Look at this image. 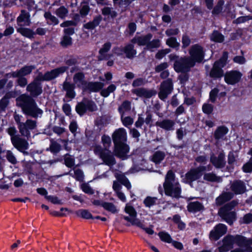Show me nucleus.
I'll return each mask as SVG.
<instances>
[{"mask_svg": "<svg viewBox=\"0 0 252 252\" xmlns=\"http://www.w3.org/2000/svg\"><path fill=\"white\" fill-rule=\"evenodd\" d=\"M236 244L239 248L230 252H252V238H248L240 235H227L223 240V245L219 248L220 252H226Z\"/></svg>", "mask_w": 252, "mask_h": 252, "instance_id": "f257e3e1", "label": "nucleus"}, {"mask_svg": "<svg viewBox=\"0 0 252 252\" xmlns=\"http://www.w3.org/2000/svg\"><path fill=\"white\" fill-rule=\"evenodd\" d=\"M163 188L166 195L175 198L180 197L181 186L178 181L175 179L174 173L171 170L166 175Z\"/></svg>", "mask_w": 252, "mask_h": 252, "instance_id": "f03ea898", "label": "nucleus"}, {"mask_svg": "<svg viewBox=\"0 0 252 252\" xmlns=\"http://www.w3.org/2000/svg\"><path fill=\"white\" fill-rule=\"evenodd\" d=\"M17 100L21 101V106L24 113L26 115L33 118H36L42 115V110L37 107L35 101L30 96L22 94Z\"/></svg>", "mask_w": 252, "mask_h": 252, "instance_id": "7ed1b4c3", "label": "nucleus"}, {"mask_svg": "<svg viewBox=\"0 0 252 252\" xmlns=\"http://www.w3.org/2000/svg\"><path fill=\"white\" fill-rule=\"evenodd\" d=\"M14 118L21 135L28 139L30 137V131L36 128V122L31 119H27L25 122H23V116L17 114L14 115Z\"/></svg>", "mask_w": 252, "mask_h": 252, "instance_id": "20e7f679", "label": "nucleus"}, {"mask_svg": "<svg viewBox=\"0 0 252 252\" xmlns=\"http://www.w3.org/2000/svg\"><path fill=\"white\" fill-rule=\"evenodd\" d=\"M238 204V201L232 200L221 207L219 211L220 217L230 225L233 224L236 220L235 212L231 211V210L236 206Z\"/></svg>", "mask_w": 252, "mask_h": 252, "instance_id": "39448f33", "label": "nucleus"}, {"mask_svg": "<svg viewBox=\"0 0 252 252\" xmlns=\"http://www.w3.org/2000/svg\"><path fill=\"white\" fill-rule=\"evenodd\" d=\"M212 166L209 164L207 166H200L196 168L190 169L185 175L183 178V181L186 183H188L191 185L192 183L199 179L202 175V172L209 171L212 170Z\"/></svg>", "mask_w": 252, "mask_h": 252, "instance_id": "423d86ee", "label": "nucleus"}, {"mask_svg": "<svg viewBox=\"0 0 252 252\" xmlns=\"http://www.w3.org/2000/svg\"><path fill=\"white\" fill-rule=\"evenodd\" d=\"M169 57L170 60H175L174 67L175 71L178 72L187 71L194 65L193 61L189 58L177 59L178 57L174 54H170Z\"/></svg>", "mask_w": 252, "mask_h": 252, "instance_id": "0eeeda50", "label": "nucleus"}, {"mask_svg": "<svg viewBox=\"0 0 252 252\" xmlns=\"http://www.w3.org/2000/svg\"><path fill=\"white\" fill-rule=\"evenodd\" d=\"M227 57V53L224 52L220 60L216 61L214 63L213 67L210 73V75L211 77L220 78L222 76L223 70L221 68L225 65Z\"/></svg>", "mask_w": 252, "mask_h": 252, "instance_id": "6e6552de", "label": "nucleus"}, {"mask_svg": "<svg viewBox=\"0 0 252 252\" xmlns=\"http://www.w3.org/2000/svg\"><path fill=\"white\" fill-rule=\"evenodd\" d=\"M68 67L66 66H61L53 69L50 71H48L44 74H43L41 73H39L37 75V79L42 81H50L57 77L60 74H62L66 71Z\"/></svg>", "mask_w": 252, "mask_h": 252, "instance_id": "1a4fd4ad", "label": "nucleus"}, {"mask_svg": "<svg viewBox=\"0 0 252 252\" xmlns=\"http://www.w3.org/2000/svg\"><path fill=\"white\" fill-rule=\"evenodd\" d=\"M189 53L190 56L189 59L193 61L194 64L196 62L200 63L203 60L204 52L203 48L198 44L192 45L189 51Z\"/></svg>", "mask_w": 252, "mask_h": 252, "instance_id": "9d476101", "label": "nucleus"}, {"mask_svg": "<svg viewBox=\"0 0 252 252\" xmlns=\"http://www.w3.org/2000/svg\"><path fill=\"white\" fill-rule=\"evenodd\" d=\"M40 80L37 79V76L34 80L30 83L27 87V91L29 92L31 96L37 97L42 93V87Z\"/></svg>", "mask_w": 252, "mask_h": 252, "instance_id": "9b49d317", "label": "nucleus"}, {"mask_svg": "<svg viewBox=\"0 0 252 252\" xmlns=\"http://www.w3.org/2000/svg\"><path fill=\"white\" fill-rule=\"evenodd\" d=\"M173 90V83L171 79L163 81L160 85V91L158 93L159 97L165 99L171 93Z\"/></svg>", "mask_w": 252, "mask_h": 252, "instance_id": "f8f14e48", "label": "nucleus"}, {"mask_svg": "<svg viewBox=\"0 0 252 252\" xmlns=\"http://www.w3.org/2000/svg\"><path fill=\"white\" fill-rule=\"evenodd\" d=\"M227 227L225 225L219 223L217 225L210 233V238L211 240H217L227 232Z\"/></svg>", "mask_w": 252, "mask_h": 252, "instance_id": "ddd939ff", "label": "nucleus"}, {"mask_svg": "<svg viewBox=\"0 0 252 252\" xmlns=\"http://www.w3.org/2000/svg\"><path fill=\"white\" fill-rule=\"evenodd\" d=\"M112 137L114 144H117V146L120 144H124L127 139L126 130L124 128H120L115 131Z\"/></svg>", "mask_w": 252, "mask_h": 252, "instance_id": "4468645a", "label": "nucleus"}, {"mask_svg": "<svg viewBox=\"0 0 252 252\" xmlns=\"http://www.w3.org/2000/svg\"><path fill=\"white\" fill-rule=\"evenodd\" d=\"M242 76V74L240 72L232 70L226 73L224 75V80L227 84L234 85L240 81Z\"/></svg>", "mask_w": 252, "mask_h": 252, "instance_id": "2eb2a0df", "label": "nucleus"}, {"mask_svg": "<svg viewBox=\"0 0 252 252\" xmlns=\"http://www.w3.org/2000/svg\"><path fill=\"white\" fill-rule=\"evenodd\" d=\"M11 143L15 148L21 152H23V150H27L29 148L28 141L20 137L19 135L18 136L12 137Z\"/></svg>", "mask_w": 252, "mask_h": 252, "instance_id": "dca6fc26", "label": "nucleus"}, {"mask_svg": "<svg viewBox=\"0 0 252 252\" xmlns=\"http://www.w3.org/2000/svg\"><path fill=\"white\" fill-rule=\"evenodd\" d=\"M17 23L20 27L30 26L31 23L30 13L25 10H22L17 18Z\"/></svg>", "mask_w": 252, "mask_h": 252, "instance_id": "f3484780", "label": "nucleus"}, {"mask_svg": "<svg viewBox=\"0 0 252 252\" xmlns=\"http://www.w3.org/2000/svg\"><path fill=\"white\" fill-rule=\"evenodd\" d=\"M117 145H115L114 154L115 155L120 158L124 159L126 158V155L129 152V147L127 145L126 143L120 144L117 146Z\"/></svg>", "mask_w": 252, "mask_h": 252, "instance_id": "a211bd4d", "label": "nucleus"}, {"mask_svg": "<svg viewBox=\"0 0 252 252\" xmlns=\"http://www.w3.org/2000/svg\"><path fill=\"white\" fill-rule=\"evenodd\" d=\"M210 161L216 168H222L225 164V156L223 153L221 152L218 155H212Z\"/></svg>", "mask_w": 252, "mask_h": 252, "instance_id": "6ab92c4d", "label": "nucleus"}, {"mask_svg": "<svg viewBox=\"0 0 252 252\" xmlns=\"http://www.w3.org/2000/svg\"><path fill=\"white\" fill-rule=\"evenodd\" d=\"M231 190L236 194L244 193L246 191L245 183L241 180L234 181L230 186Z\"/></svg>", "mask_w": 252, "mask_h": 252, "instance_id": "aec40b11", "label": "nucleus"}, {"mask_svg": "<svg viewBox=\"0 0 252 252\" xmlns=\"http://www.w3.org/2000/svg\"><path fill=\"white\" fill-rule=\"evenodd\" d=\"M175 123L174 121L170 119H164L161 121H158L156 123V126L160 127L166 131H172L174 129V126Z\"/></svg>", "mask_w": 252, "mask_h": 252, "instance_id": "412c9836", "label": "nucleus"}, {"mask_svg": "<svg viewBox=\"0 0 252 252\" xmlns=\"http://www.w3.org/2000/svg\"><path fill=\"white\" fill-rule=\"evenodd\" d=\"M63 89L66 92L65 96L70 99L74 98L76 95L74 91L75 86L74 84L67 82L64 81L63 85Z\"/></svg>", "mask_w": 252, "mask_h": 252, "instance_id": "4be33fe9", "label": "nucleus"}, {"mask_svg": "<svg viewBox=\"0 0 252 252\" xmlns=\"http://www.w3.org/2000/svg\"><path fill=\"white\" fill-rule=\"evenodd\" d=\"M233 193L231 192L223 191L216 199L217 205L220 206L233 197Z\"/></svg>", "mask_w": 252, "mask_h": 252, "instance_id": "5701e85b", "label": "nucleus"}, {"mask_svg": "<svg viewBox=\"0 0 252 252\" xmlns=\"http://www.w3.org/2000/svg\"><path fill=\"white\" fill-rule=\"evenodd\" d=\"M152 37V35L151 34H148L145 36L135 37L131 40V42L137 43L140 46H147Z\"/></svg>", "mask_w": 252, "mask_h": 252, "instance_id": "b1692460", "label": "nucleus"}, {"mask_svg": "<svg viewBox=\"0 0 252 252\" xmlns=\"http://www.w3.org/2000/svg\"><path fill=\"white\" fill-rule=\"evenodd\" d=\"M73 79V84L77 87L83 88L86 85L87 83L84 79V75L82 73L78 72L75 74Z\"/></svg>", "mask_w": 252, "mask_h": 252, "instance_id": "393cba45", "label": "nucleus"}, {"mask_svg": "<svg viewBox=\"0 0 252 252\" xmlns=\"http://www.w3.org/2000/svg\"><path fill=\"white\" fill-rule=\"evenodd\" d=\"M111 46V44L110 42H107L105 43L102 47L100 49L99 60H108L109 59L111 55L110 54H107V52L110 50Z\"/></svg>", "mask_w": 252, "mask_h": 252, "instance_id": "a878e982", "label": "nucleus"}, {"mask_svg": "<svg viewBox=\"0 0 252 252\" xmlns=\"http://www.w3.org/2000/svg\"><path fill=\"white\" fill-rule=\"evenodd\" d=\"M100 158L106 165L109 166H112L116 163V160L114 156L109 150L107 151L106 152L101 156Z\"/></svg>", "mask_w": 252, "mask_h": 252, "instance_id": "bb28decb", "label": "nucleus"}, {"mask_svg": "<svg viewBox=\"0 0 252 252\" xmlns=\"http://www.w3.org/2000/svg\"><path fill=\"white\" fill-rule=\"evenodd\" d=\"M188 210L191 213H196L204 210V207L202 203L198 201L191 202L187 206Z\"/></svg>", "mask_w": 252, "mask_h": 252, "instance_id": "cd10ccee", "label": "nucleus"}, {"mask_svg": "<svg viewBox=\"0 0 252 252\" xmlns=\"http://www.w3.org/2000/svg\"><path fill=\"white\" fill-rule=\"evenodd\" d=\"M73 173L72 172V170H70L68 172H66L63 174V175H69L76 180L78 181H82L84 178V175L83 171L79 168H73Z\"/></svg>", "mask_w": 252, "mask_h": 252, "instance_id": "c85d7f7f", "label": "nucleus"}, {"mask_svg": "<svg viewBox=\"0 0 252 252\" xmlns=\"http://www.w3.org/2000/svg\"><path fill=\"white\" fill-rule=\"evenodd\" d=\"M123 52L126 54V58H133L136 54V51L134 49L132 44H129L123 47Z\"/></svg>", "mask_w": 252, "mask_h": 252, "instance_id": "c756f323", "label": "nucleus"}, {"mask_svg": "<svg viewBox=\"0 0 252 252\" xmlns=\"http://www.w3.org/2000/svg\"><path fill=\"white\" fill-rule=\"evenodd\" d=\"M17 31L23 36L29 38H33L34 35L35 34V32L32 30L28 28H23V27L17 28Z\"/></svg>", "mask_w": 252, "mask_h": 252, "instance_id": "7c9ffc66", "label": "nucleus"}, {"mask_svg": "<svg viewBox=\"0 0 252 252\" xmlns=\"http://www.w3.org/2000/svg\"><path fill=\"white\" fill-rule=\"evenodd\" d=\"M101 20L102 17L101 16H96L92 21L84 25V27L86 29L93 30L99 25Z\"/></svg>", "mask_w": 252, "mask_h": 252, "instance_id": "2f4dec72", "label": "nucleus"}, {"mask_svg": "<svg viewBox=\"0 0 252 252\" xmlns=\"http://www.w3.org/2000/svg\"><path fill=\"white\" fill-rule=\"evenodd\" d=\"M35 68L33 65L24 66L20 69L17 70L18 77H23L30 74Z\"/></svg>", "mask_w": 252, "mask_h": 252, "instance_id": "473e14b6", "label": "nucleus"}, {"mask_svg": "<svg viewBox=\"0 0 252 252\" xmlns=\"http://www.w3.org/2000/svg\"><path fill=\"white\" fill-rule=\"evenodd\" d=\"M118 181L124 185L128 189H129L131 186L128 179L124 175L121 173H117L115 175Z\"/></svg>", "mask_w": 252, "mask_h": 252, "instance_id": "72a5a7b5", "label": "nucleus"}, {"mask_svg": "<svg viewBox=\"0 0 252 252\" xmlns=\"http://www.w3.org/2000/svg\"><path fill=\"white\" fill-rule=\"evenodd\" d=\"M44 16L47 21V24L49 25H56L59 23L58 18L55 16L52 15L50 12H45Z\"/></svg>", "mask_w": 252, "mask_h": 252, "instance_id": "f704fd0d", "label": "nucleus"}, {"mask_svg": "<svg viewBox=\"0 0 252 252\" xmlns=\"http://www.w3.org/2000/svg\"><path fill=\"white\" fill-rule=\"evenodd\" d=\"M103 86V84L101 82H90L87 85L88 90L94 92L99 91Z\"/></svg>", "mask_w": 252, "mask_h": 252, "instance_id": "c9c22d12", "label": "nucleus"}, {"mask_svg": "<svg viewBox=\"0 0 252 252\" xmlns=\"http://www.w3.org/2000/svg\"><path fill=\"white\" fill-rule=\"evenodd\" d=\"M204 180L209 182H220L221 179L220 177L217 176L213 173H207L204 174Z\"/></svg>", "mask_w": 252, "mask_h": 252, "instance_id": "e433bc0d", "label": "nucleus"}, {"mask_svg": "<svg viewBox=\"0 0 252 252\" xmlns=\"http://www.w3.org/2000/svg\"><path fill=\"white\" fill-rule=\"evenodd\" d=\"M55 13L60 18L64 19L67 16L68 10L66 7L63 6L57 9Z\"/></svg>", "mask_w": 252, "mask_h": 252, "instance_id": "4c0bfd02", "label": "nucleus"}, {"mask_svg": "<svg viewBox=\"0 0 252 252\" xmlns=\"http://www.w3.org/2000/svg\"><path fill=\"white\" fill-rule=\"evenodd\" d=\"M228 132L227 127L224 126L219 127L215 132V137L216 139L223 137Z\"/></svg>", "mask_w": 252, "mask_h": 252, "instance_id": "58836bf2", "label": "nucleus"}, {"mask_svg": "<svg viewBox=\"0 0 252 252\" xmlns=\"http://www.w3.org/2000/svg\"><path fill=\"white\" fill-rule=\"evenodd\" d=\"M16 96V94L14 92H11L7 93L5 96L0 101V110L3 109L7 105V99L14 97Z\"/></svg>", "mask_w": 252, "mask_h": 252, "instance_id": "ea45409f", "label": "nucleus"}, {"mask_svg": "<svg viewBox=\"0 0 252 252\" xmlns=\"http://www.w3.org/2000/svg\"><path fill=\"white\" fill-rule=\"evenodd\" d=\"M102 14L108 17H111V18L115 17L117 15V13L111 7H104L102 9Z\"/></svg>", "mask_w": 252, "mask_h": 252, "instance_id": "a19ab883", "label": "nucleus"}, {"mask_svg": "<svg viewBox=\"0 0 252 252\" xmlns=\"http://www.w3.org/2000/svg\"><path fill=\"white\" fill-rule=\"evenodd\" d=\"M61 45L64 48H67L72 44V38L67 35H64L60 42Z\"/></svg>", "mask_w": 252, "mask_h": 252, "instance_id": "79ce46f5", "label": "nucleus"}, {"mask_svg": "<svg viewBox=\"0 0 252 252\" xmlns=\"http://www.w3.org/2000/svg\"><path fill=\"white\" fill-rule=\"evenodd\" d=\"M102 207L106 210L111 212L112 214L118 213V210L114 204L110 202H104L102 204Z\"/></svg>", "mask_w": 252, "mask_h": 252, "instance_id": "37998d69", "label": "nucleus"}, {"mask_svg": "<svg viewBox=\"0 0 252 252\" xmlns=\"http://www.w3.org/2000/svg\"><path fill=\"white\" fill-rule=\"evenodd\" d=\"M131 105L130 102L128 101H125L119 108V111L121 115H124L126 112L130 110Z\"/></svg>", "mask_w": 252, "mask_h": 252, "instance_id": "c03bdc74", "label": "nucleus"}, {"mask_svg": "<svg viewBox=\"0 0 252 252\" xmlns=\"http://www.w3.org/2000/svg\"><path fill=\"white\" fill-rule=\"evenodd\" d=\"M76 214L84 219H89L92 218L91 213L87 210L80 209L76 212Z\"/></svg>", "mask_w": 252, "mask_h": 252, "instance_id": "a18cd8bd", "label": "nucleus"}, {"mask_svg": "<svg viewBox=\"0 0 252 252\" xmlns=\"http://www.w3.org/2000/svg\"><path fill=\"white\" fill-rule=\"evenodd\" d=\"M161 240L163 242L171 243L172 241V238L170 235L167 232L164 231L159 232L158 234Z\"/></svg>", "mask_w": 252, "mask_h": 252, "instance_id": "49530a36", "label": "nucleus"}, {"mask_svg": "<svg viewBox=\"0 0 252 252\" xmlns=\"http://www.w3.org/2000/svg\"><path fill=\"white\" fill-rule=\"evenodd\" d=\"M164 157L165 154L164 153L158 151L153 155L152 160L156 163H158L163 159Z\"/></svg>", "mask_w": 252, "mask_h": 252, "instance_id": "de8ad7c7", "label": "nucleus"}, {"mask_svg": "<svg viewBox=\"0 0 252 252\" xmlns=\"http://www.w3.org/2000/svg\"><path fill=\"white\" fill-rule=\"evenodd\" d=\"M211 39L215 42H222L224 40V36L219 32L215 31L211 35Z\"/></svg>", "mask_w": 252, "mask_h": 252, "instance_id": "09e8293b", "label": "nucleus"}, {"mask_svg": "<svg viewBox=\"0 0 252 252\" xmlns=\"http://www.w3.org/2000/svg\"><path fill=\"white\" fill-rule=\"evenodd\" d=\"M136 94L141 96L149 98L153 95L152 91H148L144 89H139L136 91Z\"/></svg>", "mask_w": 252, "mask_h": 252, "instance_id": "8fccbe9b", "label": "nucleus"}, {"mask_svg": "<svg viewBox=\"0 0 252 252\" xmlns=\"http://www.w3.org/2000/svg\"><path fill=\"white\" fill-rule=\"evenodd\" d=\"M116 89V87L114 84L109 86L107 89H103L101 91V95L104 97H107L111 93L113 92Z\"/></svg>", "mask_w": 252, "mask_h": 252, "instance_id": "3c124183", "label": "nucleus"}, {"mask_svg": "<svg viewBox=\"0 0 252 252\" xmlns=\"http://www.w3.org/2000/svg\"><path fill=\"white\" fill-rule=\"evenodd\" d=\"M64 159L65 164L67 167L71 168L74 165L75 159L71 156L66 154L65 155Z\"/></svg>", "mask_w": 252, "mask_h": 252, "instance_id": "603ef678", "label": "nucleus"}, {"mask_svg": "<svg viewBox=\"0 0 252 252\" xmlns=\"http://www.w3.org/2000/svg\"><path fill=\"white\" fill-rule=\"evenodd\" d=\"M76 111L80 115H83L87 111L84 100L78 103L76 106Z\"/></svg>", "mask_w": 252, "mask_h": 252, "instance_id": "864d4df0", "label": "nucleus"}, {"mask_svg": "<svg viewBox=\"0 0 252 252\" xmlns=\"http://www.w3.org/2000/svg\"><path fill=\"white\" fill-rule=\"evenodd\" d=\"M166 43L168 46L173 48H178L180 46V43L177 42L175 37L169 38L167 39Z\"/></svg>", "mask_w": 252, "mask_h": 252, "instance_id": "5fc2aeb1", "label": "nucleus"}, {"mask_svg": "<svg viewBox=\"0 0 252 252\" xmlns=\"http://www.w3.org/2000/svg\"><path fill=\"white\" fill-rule=\"evenodd\" d=\"M157 200V197L148 196L144 199L143 202L147 207H151L156 204Z\"/></svg>", "mask_w": 252, "mask_h": 252, "instance_id": "6e6d98bb", "label": "nucleus"}, {"mask_svg": "<svg viewBox=\"0 0 252 252\" xmlns=\"http://www.w3.org/2000/svg\"><path fill=\"white\" fill-rule=\"evenodd\" d=\"M160 45V41L159 39H154L152 41H149L146 46V49L151 50L154 48H157Z\"/></svg>", "mask_w": 252, "mask_h": 252, "instance_id": "4d7b16f0", "label": "nucleus"}, {"mask_svg": "<svg viewBox=\"0 0 252 252\" xmlns=\"http://www.w3.org/2000/svg\"><path fill=\"white\" fill-rule=\"evenodd\" d=\"M224 1L223 0H219L212 11V14H219L222 11V6L224 4Z\"/></svg>", "mask_w": 252, "mask_h": 252, "instance_id": "13d9d810", "label": "nucleus"}, {"mask_svg": "<svg viewBox=\"0 0 252 252\" xmlns=\"http://www.w3.org/2000/svg\"><path fill=\"white\" fill-rule=\"evenodd\" d=\"M84 100L87 110L94 111L97 109V106L94 102L87 99H84Z\"/></svg>", "mask_w": 252, "mask_h": 252, "instance_id": "bf43d9fd", "label": "nucleus"}, {"mask_svg": "<svg viewBox=\"0 0 252 252\" xmlns=\"http://www.w3.org/2000/svg\"><path fill=\"white\" fill-rule=\"evenodd\" d=\"M125 211L126 213L128 214L131 217L136 218L137 212L132 206L126 204L125 207Z\"/></svg>", "mask_w": 252, "mask_h": 252, "instance_id": "052dcab7", "label": "nucleus"}, {"mask_svg": "<svg viewBox=\"0 0 252 252\" xmlns=\"http://www.w3.org/2000/svg\"><path fill=\"white\" fill-rule=\"evenodd\" d=\"M121 120L123 124L126 127H128L132 125L133 123V120L130 117H124V115H121Z\"/></svg>", "mask_w": 252, "mask_h": 252, "instance_id": "680f3d73", "label": "nucleus"}, {"mask_svg": "<svg viewBox=\"0 0 252 252\" xmlns=\"http://www.w3.org/2000/svg\"><path fill=\"white\" fill-rule=\"evenodd\" d=\"M6 157L8 161L12 164H15L17 163V161L16 158L11 151H7Z\"/></svg>", "mask_w": 252, "mask_h": 252, "instance_id": "e2e57ef3", "label": "nucleus"}, {"mask_svg": "<svg viewBox=\"0 0 252 252\" xmlns=\"http://www.w3.org/2000/svg\"><path fill=\"white\" fill-rule=\"evenodd\" d=\"M61 149V145L56 142H52L50 149L51 152L53 153H57L59 152Z\"/></svg>", "mask_w": 252, "mask_h": 252, "instance_id": "0e129e2a", "label": "nucleus"}, {"mask_svg": "<svg viewBox=\"0 0 252 252\" xmlns=\"http://www.w3.org/2000/svg\"><path fill=\"white\" fill-rule=\"evenodd\" d=\"M124 219L130 222L132 225H136L137 226L138 225H140V220H139V219H138L137 218H135L134 217L130 218L127 216H125L124 217Z\"/></svg>", "mask_w": 252, "mask_h": 252, "instance_id": "69168bd1", "label": "nucleus"}, {"mask_svg": "<svg viewBox=\"0 0 252 252\" xmlns=\"http://www.w3.org/2000/svg\"><path fill=\"white\" fill-rule=\"evenodd\" d=\"M213 110V106L211 104L205 103L202 106L203 112L207 114H209Z\"/></svg>", "mask_w": 252, "mask_h": 252, "instance_id": "338daca9", "label": "nucleus"}, {"mask_svg": "<svg viewBox=\"0 0 252 252\" xmlns=\"http://www.w3.org/2000/svg\"><path fill=\"white\" fill-rule=\"evenodd\" d=\"M170 52V50L169 49H165L163 50H161L158 51V52L156 55V58L157 59H161L163 58L165 55L167 54Z\"/></svg>", "mask_w": 252, "mask_h": 252, "instance_id": "774afa93", "label": "nucleus"}]
</instances>
